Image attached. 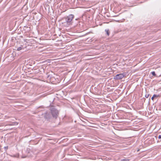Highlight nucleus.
Returning a JSON list of instances; mask_svg holds the SVG:
<instances>
[{
	"label": "nucleus",
	"mask_w": 161,
	"mask_h": 161,
	"mask_svg": "<svg viewBox=\"0 0 161 161\" xmlns=\"http://www.w3.org/2000/svg\"><path fill=\"white\" fill-rule=\"evenodd\" d=\"M74 18L73 15L70 14L68 16L62 18L60 21L63 26L67 27L71 25L72 21Z\"/></svg>",
	"instance_id": "nucleus-1"
},
{
	"label": "nucleus",
	"mask_w": 161,
	"mask_h": 161,
	"mask_svg": "<svg viewBox=\"0 0 161 161\" xmlns=\"http://www.w3.org/2000/svg\"><path fill=\"white\" fill-rule=\"evenodd\" d=\"M51 111L53 117L56 119L58 114V111L55 108L53 107L51 108Z\"/></svg>",
	"instance_id": "nucleus-2"
},
{
	"label": "nucleus",
	"mask_w": 161,
	"mask_h": 161,
	"mask_svg": "<svg viewBox=\"0 0 161 161\" xmlns=\"http://www.w3.org/2000/svg\"><path fill=\"white\" fill-rule=\"evenodd\" d=\"M124 77L123 74H120L116 75L114 77V79L115 80H119L122 79Z\"/></svg>",
	"instance_id": "nucleus-3"
},
{
	"label": "nucleus",
	"mask_w": 161,
	"mask_h": 161,
	"mask_svg": "<svg viewBox=\"0 0 161 161\" xmlns=\"http://www.w3.org/2000/svg\"><path fill=\"white\" fill-rule=\"evenodd\" d=\"M18 124V123L17 122H10L7 124L6 125H17Z\"/></svg>",
	"instance_id": "nucleus-4"
},
{
	"label": "nucleus",
	"mask_w": 161,
	"mask_h": 161,
	"mask_svg": "<svg viewBox=\"0 0 161 161\" xmlns=\"http://www.w3.org/2000/svg\"><path fill=\"white\" fill-rule=\"evenodd\" d=\"M158 95L157 96L156 94H154L153 96L152 97L151 99L152 100H153L154 98H156L158 97Z\"/></svg>",
	"instance_id": "nucleus-5"
},
{
	"label": "nucleus",
	"mask_w": 161,
	"mask_h": 161,
	"mask_svg": "<svg viewBox=\"0 0 161 161\" xmlns=\"http://www.w3.org/2000/svg\"><path fill=\"white\" fill-rule=\"evenodd\" d=\"M22 49H24V47H23L22 46L21 47H18L17 48V50L20 51Z\"/></svg>",
	"instance_id": "nucleus-6"
},
{
	"label": "nucleus",
	"mask_w": 161,
	"mask_h": 161,
	"mask_svg": "<svg viewBox=\"0 0 161 161\" xmlns=\"http://www.w3.org/2000/svg\"><path fill=\"white\" fill-rule=\"evenodd\" d=\"M105 31L106 32L108 36L109 35L110 32L109 30H105Z\"/></svg>",
	"instance_id": "nucleus-7"
},
{
	"label": "nucleus",
	"mask_w": 161,
	"mask_h": 161,
	"mask_svg": "<svg viewBox=\"0 0 161 161\" xmlns=\"http://www.w3.org/2000/svg\"><path fill=\"white\" fill-rule=\"evenodd\" d=\"M151 74L153 76H155L156 75L155 72L154 71H153L151 72Z\"/></svg>",
	"instance_id": "nucleus-8"
},
{
	"label": "nucleus",
	"mask_w": 161,
	"mask_h": 161,
	"mask_svg": "<svg viewBox=\"0 0 161 161\" xmlns=\"http://www.w3.org/2000/svg\"><path fill=\"white\" fill-rule=\"evenodd\" d=\"M149 95L148 94H146L145 96V97L147 98L148 97H149Z\"/></svg>",
	"instance_id": "nucleus-9"
},
{
	"label": "nucleus",
	"mask_w": 161,
	"mask_h": 161,
	"mask_svg": "<svg viewBox=\"0 0 161 161\" xmlns=\"http://www.w3.org/2000/svg\"><path fill=\"white\" fill-rule=\"evenodd\" d=\"M158 138L159 139H161V135H159L158 136Z\"/></svg>",
	"instance_id": "nucleus-10"
},
{
	"label": "nucleus",
	"mask_w": 161,
	"mask_h": 161,
	"mask_svg": "<svg viewBox=\"0 0 161 161\" xmlns=\"http://www.w3.org/2000/svg\"><path fill=\"white\" fill-rule=\"evenodd\" d=\"M4 148H5V149H8V147H5Z\"/></svg>",
	"instance_id": "nucleus-11"
},
{
	"label": "nucleus",
	"mask_w": 161,
	"mask_h": 161,
	"mask_svg": "<svg viewBox=\"0 0 161 161\" xmlns=\"http://www.w3.org/2000/svg\"><path fill=\"white\" fill-rule=\"evenodd\" d=\"M139 151V150H137V152H138Z\"/></svg>",
	"instance_id": "nucleus-12"
}]
</instances>
